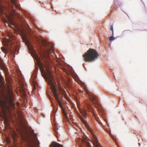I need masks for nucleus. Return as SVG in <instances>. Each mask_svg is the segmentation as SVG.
<instances>
[{
  "label": "nucleus",
  "mask_w": 147,
  "mask_h": 147,
  "mask_svg": "<svg viewBox=\"0 0 147 147\" xmlns=\"http://www.w3.org/2000/svg\"><path fill=\"white\" fill-rule=\"evenodd\" d=\"M36 62L39 68L40 69L41 74L44 77H45L48 81V84L50 85L53 96L57 100L59 107L62 108L63 106L60 101L59 96L60 95L56 88L55 82L54 81L53 77L51 71L49 70V63L47 62L44 65L41 63L39 58L36 57Z\"/></svg>",
  "instance_id": "obj_1"
},
{
  "label": "nucleus",
  "mask_w": 147,
  "mask_h": 147,
  "mask_svg": "<svg viewBox=\"0 0 147 147\" xmlns=\"http://www.w3.org/2000/svg\"><path fill=\"white\" fill-rule=\"evenodd\" d=\"M11 3L14 5H11L9 0H0V6L3 5L10 10L12 13L11 15L13 16H16V14L15 12L17 8H19V4L18 3V0H10Z\"/></svg>",
  "instance_id": "obj_2"
},
{
  "label": "nucleus",
  "mask_w": 147,
  "mask_h": 147,
  "mask_svg": "<svg viewBox=\"0 0 147 147\" xmlns=\"http://www.w3.org/2000/svg\"><path fill=\"white\" fill-rule=\"evenodd\" d=\"M98 56V54L96 50L90 48L83 55V57L84 61L89 62L95 61Z\"/></svg>",
  "instance_id": "obj_3"
},
{
  "label": "nucleus",
  "mask_w": 147,
  "mask_h": 147,
  "mask_svg": "<svg viewBox=\"0 0 147 147\" xmlns=\"http://www.w3.org/2000/svg\"><path fill=\"white\" fill-rule=\"evenodd\" d=\"M86 92L89 96V99L93 105L95 107H97L98 105V100L96 96L92 92L89 91L88 89L85 90Z\"/></svg>",
  "instance_id": "obj_4"
},
{
  "label": "nucleus",
  "mask_w": 147,
  "mask_h": 147,
  "mask_svg": "<svg viewBox=\"0 0 147 147\" xmlns=\"http://www.w3.org/2000/svg\"><path fill=\"white\" fill-rule=\"evenodd\" d=\"M8 38H4L3 40V43L5 47H9L13 43V37L10 34H8Z\"/></svg>",
  "instance_id": "obj_5"
},
{
  "label": "nucleus",
  "mask_w": 147,
  "mask_h": 147,
  "mask_svg": "<svg viewBox=\"0 0 147 147\" xmlns=\"http://www.w3.org/2000/svg\"><path fill=\"white\" fill-rule=\"evenodd\" d=\"M39 144V141L36 136L34 135L33 139L28 140L27 147H38Z\"/></svg>",
  "instance_id": "obj_6"
},
{
  "label": "nucleus",
  "mask_w": 147,
  "mask_h": 147,
  "mask_svg": "<svg viewBox=\"0 0 147 147\" xmlns=\"http://www.w3.org/2000/svg\"><path fill=\"white\" fill-rule=\"evenodd\" d=\"M86 108L87 109L88 111L91 112L92 113V114L93 115L94 117H95V115L93 112V109L91 105L88 102H86V103L84 110L81 112L82 114L83 115V116L84 117L86 116Z\"/></svg>",
  "instance_id": "obj_7"
},
{
  "label": "nucleus",
  "mask_w": 147,
  "mask_h": 147,
  "mask_svg": "<svg viewBox=\"0 0 147 147\" xmlns=\"http://www.w3.org/2000/svg\"><path fill=\"white\" fill-rule=\"evenodd\" d=\"M90 132L92 135V138L93 143L95 147H101V145L99 142L97 138L95 135L94 133L92 130H89Z\"/></svg>",
  "instance_id": "obj_8"
},
{
  "label": "nucleus",
  "mask_w": 147,
  "mask_h": 147,
  "mask_svg": "<svg viewBox=\"0 0 147 147\" xmlns=\"http://www.w3.org/2000/svg\"><path fill=\"white\" fill-rule=\"evenodd\" d=\"M22 39L24 41L26 45L28 47V49L30 50H31L32 49V46L26 36H24L22 37Z\"/></svg>",
  "instance_id": "obj_9"
},
{
  "label": "nucleus",
  "mask_w": 147,
  "mask_h": 147,
  "mask_svg": "<svg viewBox=\"0 0 147 147\" xmlns=\"http://www.w3.org/2000/svg\"><path fill=\"white\" fill-rule=\"evenodd\" d=\"M49 147H63L62 145L55 142H53Z\"/></svg>",
  "instance_id": "obj_10"
},
{
  "label": "nucleus",
  "mask_w": 147,
  "mask_h": 147,
  "mask_svg": "<svg viewBox=\"0 0 147 147\" xmlns=\"http://www.w3.org/2000/svg\"><path fill=\"white\" fill-rule=\"evenodd\" d=\"M9 104L13 103V96L11 94H10L9 96Z\"/></svg>",
  "instance_id": "obj_11"
},
{
  "label": "nucleus",
  "mask_w": 147,
  "mask_h": 147,
  "mask_svg": "<svg viewBox=\"0 0 147 147\" xmlns=\"http://www.w3.org/2000/svg\"><path fill=\"white\" fill-rule=\"evenodd\" d=\"M60 90L62 95H63L65 97H66V92L65 90L63 89L60 88Z\"/></svg>",
  "instance_id": "obj_12"
},
{
  "label": "nucleus",
  "mask_w": 147,
  "mask_h": 147,
  "mask_svg": "<svg viewBox=\"0 0 147 147\" xmlns=\"http://www.w3.org/2000/svg\"><path fill=\"white\" fill-rule=\"evenodd\" d=\"M58 129H57V127H55V132L56 134H55V135L56 137L57 138L58 137V132L59 131H58Z\"/></svg>",
  "instance_id": "obj_13"
},
{
  "label": "nucleus",
  "mask_w": 147,
  "mask_h": 147,
  "mask_svg": "<svg viewBox=\"0 0 147 147\" xmlns=\"http://www.w3.org/2000/svg\"><path fill=\"white\" fill-rule=\"evenodd\" d=\"M84 144L85 145H86V147H90V144L88 142L85 141Z\"/></svg>",
  "instance_id": "obj_14"
},
{
  "label": "nucleus",
  "mask_w": 147,
  "mask_h": 147,
  "mask_svg": "<svg viewBox=\"0 0 147 147\" xmlns=\"http://www.w3.org/2000/svg\"><path fill=\"white\" fill-rule=\"evenodd\" d=\"M6 101H1L0 102V103H1V106L3 107L4 106H5L6 105V103H5Z\"/></svg>",
  "instance_id": "obj_15"
},
{
  "label": "nucleus",
  "mask_w": 147,
  "mask_h": 147,
  "mask_svg": "<svg viewBox=\"0 0 147 147\" xmlns=\"http://www.w3.org/2000/svg\"><path fill=\"white\" fill-rule=\"evenodd\" d=\"M112 36L109 37V40L110 41H112L115 39V38L113 36Z\"/></svg>",
  "instance_id": "obj_16"
},
{
  "label": "nucleus",
  "mask_w": 147,
  "mask_h": 147,
  "mask_svg": "<svg viewBox=\"0 0 147 147\" xmlns=\"http://www.w3.org/2000/svg\"><path fill=\"white\" fill-rule=\"evenodd\" d=\"M110 30L112 31V35L114 36V30H113V26H111Z\"/></svg>",
  "instance_id": "obj_17"
},
{
  "label": "nucleus",
  "mask_w": 147,
  "mask_h": 147,
  "mask_svg": "<svg viewBox=\"0 0 147 147\" xmlns=\"http://www.w3.org/2000/svg\"><path fill=\"white\" fill-rule=\"evenodd\" d=\"M73 77L74 78L76 81L78 80V76L77 75H75L74 76H73Z\"/></svg>",
  "instance_id": "obj_18"
},
{
  "label": "nucleus",
  "mask_w": 147,
  "mask_h": 147,
  "mask_svg": "<svg viewBox=\"0 0 147 147\" xmlns=\"http://www.w3.org/2000/svg\"><path fill=\"white\" fill-rule=\"evenodd\" d=\"M78 117H79V118L81 120V121H82L83 123H84V120L83 119V118H82V117L80 115H79Z\"/></svg>",
  "instance_id": "obj_19"
},
{
  "label": "nucleus",
  "mask_w": 147,
  "mask_h": 147,
  "mask_svg": "<svg viewBox=\"0 0 147 147\" xmlns=\"http://www.w3.org/2000/svg\"><path fill=\"white\" fill-rule=\"evenodd\" d=\"M10 104L12 108H13V109L15 108V105L13 104V103H10Z\"/></svg>",
  "instance_id": "obj_20"
},
{
  "label": "nucleus",
  "mask_w": 147,
  "mask_h": 147,
  "mask_svg": "<svg viewBox=\"0 0 147 147\" xmlns=\"http://www.w3.org/2000/svg\"><path fill=\"white\" fill-rule=\"evenodd\" d=\"M62 112L63 114L65 117H67L66 115V114L65 113V112L63 110V109H62Z\"/></svg>",
  "instance_id": "obj_21"
},
{
  "label": "nucleus",
  "mask_w": 147,
  "mask_h": 147,
  "mask_svg": "<svg viewBox=\"0 0 147 147\" xmlns=\"http://www.w3.org/2000/svg\"><path fill=\"white\" fill-rule=\"evenodd\" d=\"M1 49L2 50V51H3L4 53H5L6 51L4 47H1Z\"/></svg>",
  "instance_id": "obj_22"
},
{
  "label": "nucleus",
  "mask_w": 147,
  "mask_h": 147,
  "mask_svg": "<svg viewBox=\"0 0 147 147\" xmlns=\"http://www.w3.org/2000/svg\"><path fill=\"white\" fill-rule=\"evenodd\" d=\"M22 92L23 94V96H24V97H25L26 95V93H25L24 90H23Z\"/></svg>",
  "instance_id": "obj_23"
},
{
  "label": "nucleus",
  "mask_w": 147,
  "mask_h": 147,
  "mask_svg": "<svg viewBox=\"0 0 147 147\" xmlns=\"http://www.w3.org/2000/svg\"><path fill=\"white\" fill-rule=\"evenodd\" d=\"M97 110L99 113H100L102 111V110H100L99 108H97Z\"/></svg>",
  "instance_id": "obj_24"
},
{
  "label": "nucleus",
  "mask_w": 147,
  "mask_h": 147,
  "mask_svg": "<svg viewBox=\"0 0 147 147\" xmlns=\"http://www.w3.org/2000/svg\"><path fill=\"white\" fill-rule=\"evenodd\" d=\"M8 121V119L7 118H6L5 119V122H6L7 123Z\"/></svg>",
  "instance_id": "obj_25"
},
{
  "label": "nucleus",
  "mask_w": 147,
  "mask_h": 147,
  "mask_svg": "<svg viewBox=\"0 0 147 147\" xmlns=\"http://www.w3.org/2000/svg\"><path fill=\"white\" fill-rule=\"evenodd\" d=\"M17 104L18 105H19V103L18 102H17Z\"/></svg>",
  "instance_id": "obj_26"
},
{
  "label": "nucleus",
  "mask_w": 147,
  "mask_h": 147,
  "mask_svg": "<svg viewBox=\"0 0 147 147\" xmlns=\"http://www.w3.org/2000/svg\"><path fill=\"white\" fill-rule=\"evenodd\" d=\"M63 71H65V69H63Z\"/></svg>",
  "instance_id": "obj_27"
},
{
  "label": "nucleus",
  "mask_w": 147,
  "mask_h": 147,
  "mask_svg": "<svg viewBox=\"0 0 147 147\" xmlns=\"http://www.w3.org/2000/svg\"><path fill=\"white\" fill-rule=\"evenodd\" d=\"M80 91V92H83V91L81 90H80L79 91Z\"/></svg>",
  "instance_id": "obj_28"
},
{
  "label": "nucleus",
  "mask_w": 147,
  "mask_h": 147,
  "mask_svg": "<svg viewBox=\"0 0 147 147\" xmlns=\"http://www.w3.org/2000/svg\"><path fill=\"white\" fill-rule=\"evenodd\" d=\"M7 141L8 142H9V140L8 139H7Z\"/></svg>",
  "instance_id": "obj_29"
},
{
  "label": "nucleus",
  "mask_w": 147,
  "mask_h": 147,
  "mask_svg": "<svg viewBox=\"0 0 147 147\" xmlns=\"http://www.w3.org/2000/svg\"><path fill=\"white\" fill-rule=\"evenodd\" d=\"M58 107H57V111L58 110Z\"/></svg>",
  "instance_id": "obj_30"
},
{
  "label": "nucleus",
  "mask_w": 147,
  "mask_h": 147,
  "mask_svg": "<svg viewBox=\"0 0 147 147\" xmlns=\"http://www.w3.org/2000/svg\"><path fill=\"white\" fill-rule=\"evenodd\" d=\"M13 24V23H11V24H12V25H13V24Z\"/></svg>",
  "instance_id": "obj_31"
},
{
  "label": "nucleus",
  "mask_w": 147,
  "mask_h": 147,
  "mask_svg": "<svg viewBox=\"0 0 147 147\" xmlns=\"http://www.w3.org/2000/svg\"><path fill=\"white\" fill-rule=\"evenodd\" d=\"M13 24V23H11V24H12V25H13V24Z\"/></svg>",
  "instance_id": "obj_32"
},
{
  "label": "nucleus",
  "mask_w": 147,
  "mask_h": 147,
  "mask_svg": "<svg viewBox=\"0 0 147 147\" xmlns=\"http://www.w3.org/2000/svg\"><path fill=\"white\" fill-rule=\"evenodd\" d=\"M13 24V23H11V24H12V25H13V24Z\"/></svg>",
  "instance_id": "obj_33"
},
{
  "label": "nucleus",
  "mask_w": 147,
  "mask_h": 147,
  "mask_svg": "<svg viewBox=\"0 0 147 147\" xmlns=\"http://www.w3.org/2000/svg\"><path fill=\"white\" fill-rule=\"evenodd\" d=\"M13 24V23H11V24H12V25H13V24Z\"/></svg>",
  "instance_id": "obj_34"
},
{
  "label": "nucleus",
  "mask_w": 147,
  "mask_h": 147,
  "mask_svg": "<svg viewBox=\"0 0 147 147\" xmlns=\"http://www.w3.org/2000/svg\"><path fill=\"white\" fill-rule=\"evenodd\" d=\"M139 145H140V143H139Z\"/></svg>",
  "instance_id": "obj_35"
},
{
  "label": "nucleus",
  "mask_w": 147,
  "mask_h": 147,
  "mask_svg": "<svg viewBox=\"0 0 147 147\" xmlns=\"http://www.w3.org/2000/svg\"><path fill=\"white\" fill-rule=\"evenodd\" d=\"M34 78V79L35 78H34H34Z\"/></svg>",
  "instance_id": "obj_36"
},
{
  "label": "nucleus",
  "mask_w": 147,
  "mask_h": 147,
  "mask_svg": "<svg viewBox=\"0 0 147 147\" xmlns=\"http://www.w3.org/2000/svg\"><path fill=\"white\" fill-rule=\"evenodd\" d=\"M83 66H84V63L83 64Z\"/></svg>",
  "instance_id": "obj_37"
},
{
  "label": "nucleus",
  "mask_w": 147,
  "mask_h": 147,
  "mask_svg": "<svg viewBox=\"0 0 147 147\" xmlns=\"http://www.w3.org/2000/svg\"><path fill=\"white\" fill-rule=\"evenodd\" d=\"M32 79L33 78V77H32Z\"/></svg>",
  "instance_id": "obj_38"
}]
</instances>
